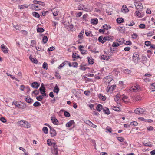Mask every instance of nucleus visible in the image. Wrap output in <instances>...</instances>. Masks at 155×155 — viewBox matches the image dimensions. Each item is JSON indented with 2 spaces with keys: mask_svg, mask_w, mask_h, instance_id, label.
I'll list each match as a JSON object with an SVG mask.
<instances>
[{
  "mask_svg": "<svg viewBox=\"0 0 155 155\" xmlns=\"http://www.w3.org/2000/svg\"><path fill=\"white\" fill-rule=\"evenodd\" d=\"M72 57L73 59V61H76L77 59L79 58H81L79 55H78L77 53H73L72 55Z\"/></svg>",
  "mask_w": 155,
  "mask_h": 155,
  "instance_id": "11",
  "label": "nucleus"
},
{
  "mask_svg": "<svg viewBox=\"0 0 155 155\" xmlns=\"http://www.w3.org/2000/svg\"><path fill=\"white\" fill-rule=\"evenodd\" d=\"M53 144L52 146L54 148V153L55 154V155H57L58 154V148L57 146L54 143H53Z\"/></svg>",
  "mask_w": 155,
  "mask_h": 155,
  "instance_id": "8",
  "label": "nucleus"
},
{
  "mask_svg": "<svg viewBox=\"0 0 155 155\" xmlns=\"http://www.w3.org/2000/svg\"><path fill=\"white\" fill-rule=\"evenodd\" d=\"M114 99L115 101L118 103V101H119V100L120 99V95L119 94H117L114 97Z\"/></svg>",
  "mask_w": 155,
  "mask_h": 155,
  "instance_id": "33",
  "label": "nucleus"
},
{
  "mask_svg": "<svg viewBox=\"0 0 155 155\" xmlns=\"http://www.w3.org/2000/svg\"><path fill=\"white\" fill-rule=\"evenodd\" d=\"M32 7H34V8H35V10L37 11L40 9V8H38V6L32 4Z\"/></svg>",
  "mask_w": 155,
  "mask_h": 155,
  "instance_id": "46",
  "label": "nucleus"
},
{
  "mask_svg": "<svg viewBox=\"0 0 155 155\" xmlns=\"http://www.w3.org/2000/svg\"><path fill=\"white\" fill-rule=\"evenodd\" d=\"M25 99L26 102L28 103H31L32 102H33V100L28 97H25Z\"/></svg>",
  "mask_w": 155,
  "mask_h": 155,
  "instance_id": "24",
  "label": "nucleus"
},
{
  "mask_svg": "<svg viewBox=\"0 0 155 155\" xmlns=\"http://www.w3.org/2000/svg\"><path fill=\"white\" fill-rule=\"evenodd\" d=\"M103 38V36H101L98 37V40L99 42H102V40Z\"/></svg>",
  "mask_w": 155,
  "mask_h": 155,
  "instance_id": "62",
  "label": "nucleus"
},
{
  "mask_svg": "<svg viewBox=\"0 0 155 155\" xmlns=\"http://www.w3.org/2000/svg\"><path fill=\"white\" fill-rule=\"evenodd\" d=\"M98 97L99 98L101 99L103 101H104L106 100V96H103L102 94H98Z\"/></svg>",
  "mask_w": 155,
  "mask_h": 155,
  "instance_id": "22",
  "label": "nucleus"
},
{
  "mask_svg": "<svg viewBox=\"0 0 155 155\" xmlns=\"http://www.w3.org/2000/svg\"><path fill=\"white\" fill-rule=\"evenodd\" d=\"M36 99L39 101H41L43 99L42 96L41 95L38 97H36Z\"/></svg>",
  "mask_w": 155,
  "mask_h": 155,
  "instance_id": "54",
  "label": "nucleus"
},
{
  "mask_svg": "<svg viewBox=\"0 0 155 155\" xmlns=\"http://www.w3.org/2000/svg\"><path fill=\"white\" fill-rule=\"evenodd\" d=\"M138 119L141 121H144L145 122H147V119H145L144 118H143V117H139Z\"/></svg>",
  "mask_w": 155,
  "mask_h": 155,
  "instance_id": "61",
  "label": "nucleus"
},
{
  "mask_svg": "<svg viewBox=\"0 0 155 155\" xmlns=\"http://www.w3.org/2000/svg\"><path fill=\"white\" fill-rule=\"evenodd\" d=\"M117 140L120 142H123L124 140V139L121 137H117Z\"/></svg>",
  "mask_w": 155,
  "mask_h": 155,
  "instance_id": "49",
  "label": "nucleus"
},
{
  "mask_svg": "<svg viewBox=\"0 0 155 155\" xmlns=\"http://www.w3.org/2000/svg\"><path fill=\"white\" fill-rule=\"evenodd\" d=\"M41 105V104L39 102L37 101L35 102L33 104V106L35 107L40 106Z\"/></svg>",
  "mask_w": 155,
  "mask_h": 155,
  "instance_id": "38",
  "label": "nucleus"
},
{
  "mask_svg": "<svg viewBox=\"0 0 155 155\" xmlns=\"http://www.w3.org/2000/svg\"><path fill=\"white\" fill-rule=\"evenodd\" d=\"M48 40V38L46 36H44L43 37L42 42L44 44H45L47 42Z\"/></svg>",
  "mask_w": 155,
  "mask_h": 155,
  "instance_id": "27",
  "label": "nucleus"
},
{
  "mask_svg": "<svg viewBox=\"0 0 155 155\" xmlns=\"http://www.w3.org/2000/svg\"><path fill=\"white\" fill-rule=\"evenodd\" d=\"M78 63L77 62H73L72 63V66L75 68H77L78 66Z\"/></svg>",
  "mask_w": 155,
  "mask_h": 155,
  "instance_id": "51",
  "label": "nucleus"
},
{
  "mask_svg": "<svg viewBox=\"0 0 155 155\" xmlns=\"http://www.w3.org/2000/svg\"><path fill=\"white\" fill-rule=\"evenodd\" d=\"M138 123L136 121L132 122L130 123V125H133L134 126H136L137 125Z\"/></svg>",
  "mask_w": 155,
  "mask_h": 155,
  "instance_id": "53",
  "label": "nucleus"
},
{
  "mask_svg": "<svg viewBox=\"0 0 155 155\" xmlns=\"http://www.w3.org/2000/svg\"><path fill=\"white\" fill-rule=\"evenodd\" d=\"M101 59L104 60H108L110 58V57L109 56H107V55H102Z\"/></svg>",
  "mask_w": 155,
  "mask_h": 155,
  "instance_id": "26",
  "label": "nucleus"
},
{
  "mask_svg": "<svg viewBox=\"0 0 155 155\" xmlns=\"http://www.w3.org/2000/svg\"><path fill=\"white\" fill-rule=\"evenodd\" d=\"M151 43L149 41H146L145 42V45L147 46H149L151 45Z\"/></svg>",
  "mask_w": 155,
  "mask_h": 155,
  "instance_id": "43",
  "label": "nucleus"
},
{
  "mask_svg": "<svg viewBox=\"0 0 155 155\" xmlns=\"http://www.w3.org/2000/svg\"><path fill=\"white\" fill-rule=\"evenodd\" d=\"M74 123V122L73 120H71L68 122L66 123V126L67 127H71L72 125Z\"/></svg>",
  "mask_w": 155,
  "mask_h": 155,
  "instance_id": "21",
  "label": "nucleus"
},
{
  "mask_svg": "<svg viewBox=\"0 0 155 155\" xmlns=\"http://www.w3.org/2000/svg\"><path fill=\"white\" fill-rule=\"evenodd\" d=\"M83 79L84 81H85L86 83H87V82H90L92 81L91 79L89 78L86 76H84Z\"/></svg>",
  "mask_w": 155,
  "mask_h": 155,
  "instance_id": "36",
  "label": "nucleus"
},
{
  "mask_svg": "<svg viewBox=\"0 0 155 155\" xmlns=\"http://www.w3.org/2000/svg\"><path fill=\"white\" fill-rule=\"evenodd\" d=\"M48 65L47 64L46 62H44L43 64V68L44 69L47 70L48 69Z\"/></svg>",
  "mask_w": 155,
  "mask_h": 155,
  "instance_id": "44",
  "label": "nucleus"
},
{
  "mask_svg": "<svg viewBox=\"0 0 155 155\" xmlns=\"http://www.w3.org/2000/svg\"><path fill=\"white\" fill-rule=\"evenodd\" d=\"M134 5L136 7V9L138 11H141L143 8V6L140 2L136 3L134 4Z\"/></svg>",
  "mask_w": 155,
  "mask_h": 155,
  "instance_id": "4",
  "label": "nucleus"
},
{
  "mask_svg": "<svg viewBox=\"0 0 155 155\" xmlns=\"http://www.w3.org/2000/svg\"><path fill=\"white\" fill-rule=\"evenodd\" d=\"M112 109L116 111L119 112L120 111V108L117 106H113L112 107Z\"/></svg>",
  "mask_w": 155,
  "mask_h": 155,
  "instance_id": "29",
  "label": "nucleus"
},
{
  "mask_svg": "<svg viewBox=\"0 0 155 155\" xmlns=\"http://www.w3.org/2000/svg\"><path fill=\"white\" fill-rule=\"evenodd\" d=\"M103 27L105 29L108 30L109 29H111V27L109 26L107 24L104 25L103 26Z\"/></svg>",
  "mask_w": 155,
  "mask_h": 155,
  "instance_id": "39",
  "label": "nucleus"
},
{
  "mask_svg": "<svg viewBox=\"0 0 155 155\" xmlns=\"http://www.w3.org/2000/svg\"><path fill=\"white\" fill-rule=\"evenodd\" d=\"M50 133L52 137H54L57 134L56 130L54 129L50 131Z\"/></svg>",
  "mask_w": 155,
  "mask_h": 155,
  "instance_id": "17",
  "label": "nucleus"
},
{
  "mask_svg": "<svg viewBox=\"0 0 155 155\" xmlns=\"http://www.w3.org/2000/svg\"><path fill=\"white\" fill-rule=\"evenodd\" d=\"M142 61L144 64L147 63V59L146 56H143L142 58Z\"/></svg>",
  "mask_w": 155,
  "mask_h": 155,
  "instance_id": "25",
  "label": "nucleus"
},
{
  "mask_svg": "<svg viewBox=\"0 0 155 155\" xmlns=\"http://www.w3.org/2000/svg\"><path fill=\"white\" fill-rule=\"evenodd\" d=\"M107 38V41H112L113 40V37L111 36H106Z\"/></svg>",
  "mask_w": 155,
  "mask_h": 155,
  "instance_id": "42",
  "label": "nucleus"
},
{
  "mask_svg": "<svg viewBox=\"0 0 155 155\" xmlns=\"http://www.w3.org/2000/svg\"><path fill=\"white\" fill-rule=\"evenodd\" d=\"M90 91L89 90L85 91H84V94L86 96H89L90 94Z\"/></svg>",
  "mask_w": 155,
  "mask_h": 155,
  "instance_id": "52",
  "label": "nucleus"
},
{
  "mask_svg": "<svg viewBox=\"0 0 155 155\" xmlns=\"http://www.w3.org/2000/svg\"><path fill=\"white\" fill-rule=\"evenodd\" d=\"M145 25L143 24H141L139 25V28L141 29H144L145 28Z\"/></svg>",
  "mask_w": 155,
  "mask_h": 155,
  "instance_id": "57",
  "label": "nucleus"
},
{
  "mask_svg": "<svg viewBox=\"0 0 155 155\" xmlns=\"http://www.w3.org/2000/svg\"><path fill=\"white\" fill-rule=\"evenodd\" d=\"M103 110L104 113L105 114L107 115H109L110 114L109 109L108 108L105 107L103 109Z\"/></svg>",
  "mask_w": 155,
  "mask_h": 155,
  "instance_id": "19",
  "label": "nucleus"
},
{
  "mask_svg": "<svg viewBox=\"0 0 155 155\" xmlns=\"http://www.w3.org/2000/svg\"><path fill=\"white\" fill-rule=\"evenodd\" d=\"M40 86V84L36 82H34L32 83L31 86L33 88H38Z\"/></svg>",
  "mask_w": 155,
  "mask_h": 155,
  "instance_id": "10",
  "label": "nucleus"
},
{
  "mask_svg": "<svg viewBox=\"0 0 155 155\" xmlns=\"http://www.w3.org/2000/svg\"><path fill=\"white\" fill-rule=\"evenodd\" d=\"M117 30L122 33H124L125 31V29L123 27L120 26L117 27Z\"/></svg>",
  "mask_w": 155,
  "mask_h": 155,
  "instance_id": "13",
  "label": "nucleus"
},
{
  "mask_svg": "<svg viewBox=\"0 0 155 155\" xmlns=\"http://www.w3.org/2000/svg\"><path fill=\"white\" fill-rule=\"evenodd\" d=\"M59 91V89L58 88V86L56 84L53 90V91L54 93H56L57 94H58V93Z\"/></svg>",
  "mask_w": 155,
  "mask_h": 155,
  "instance_id": "28",
  "label": "nucleus"
},
{
  "mask_svg": "<svg viewBox=\"0 0 155 155\" xmlns=\"http://www.w3.org/2000/svg\"><path fill=\"white\" fill-rule=\"evenodd\" d=\"M68 62L66 61H64V62L63 63H62V64H61L58 67V69H61V68L62 67H63L66 64L65 63H67Z\"/></svg>",
  "mask_w": 155,
  "mask_h": 155,
  "instance_id": "40",
  "label": "nucleus"
},
{
  "mask_svg": "<svg viewBox=\"0 0 155 155\" xmlns=\"http://www.w3.org/2000/svg\"><path fill=\"white\" fill-rule=\"evenodd\" d=\"M36 43V41L35 40H31V46L32 47H33L35 46V44Z\"/></svg>",
  "mask_w": 155,
  "mask_h": 155,
  "instance_id": "60",
  "label": "nucleus"
},
{
  "mask_svg": "<svg viewBox=\"0 0 155 155\" xmlns=\"http://www.w3.org/2000/svg\"><path fill=\"white\" fill-rule=\"evenodd\" d=\"M28 7V6L26 4H24L23 5H21L18 6V8L20 9H23L24 8H27Z\"/></svg>",
  "mask_w": 155,
  "mask_h": 155,
  "instance_id": "31",
  "label": "nucleus"
},
{
  "mask_svg": "<svg viewBox=\"0 0 155 155\" xmlns=\"http://www.w3.org/2000/svg\"><path fill=\"white\" fill-rule=\"evenodd\" d=\"M124 21V20L122 18H119L117 19V21L118 23H123Z\"/></svg>",
  "mask_w": 155,
  "mask_h": 155,
  "instance_id": "30",
  "label": "nucleus"
},
{
  "mask_svg": "<svg viewBox=\"0 0 155 155\" xmlns=\"http://www.w3.org/2000/svg\"><path fill=\"white\" fill-rule=\"evenodd\" d=\"M104 79L106 80L105 81L108 83H110L113 80L112 77L110 76H107L105 77L104 78Z\"/></svg>",
  "mask_w": 155,
  "mask_h": 155,
  "instance_id": "7",
  "label": "nucleus"
},
{
  "mask_svg": "<svg viewBox=\"0 0 155 155\" xmlns=\"http://www.w3.org/2000/svg\"><path fill=\"white\" fill-rule=\"evenodd\" d=\"M124 73L129 74H130L131 72V71L129 69H125L124 70Z\"/></svg>",
  "mask_w": 155,
  "mask_h": 155,
  "instance_id": "47",
  "label": "nucleus"
},
{
  "mask_svg": "<svg viewBox=\"0 0 155 155\" xmlns=\"http://www.w3.org/2000/svg\"><path fill=\"white\" fill-rule=\"evenodd\" d=\"M87 59L89 64H93L94 62V60L91 57H88Z\"/></svg>",
  "mask_w": 155,
  "mask_h": 155,
  "instance_id": "14",
  "label": "nucleus"
},
{
  "mask_svg": "<svg viewBox=\"0 0 155 155\" xmlns=\"http://www.w3.org/2000/svg\"><path fill=\"white\" fill-rule=\"evenodd\" d=\"M116 41L119 43L120 45H122L123 43H124L125 40L123 38H120L117 39L116 40Z\"/></svg>",
  "mask_w": 155,
  "mask_h": 155,
  "instance_id": "23",
  "label": "nucleus"
},
{
  "mask_svg": "<svg viewBox=\"0 0 155 155\" xmlns=\"http://www.w3.org/2000/svg\"><path fill=\"white\" fill-rule=\"evenodd\" d=\"M13 104L17 107L22 109H25L26 107V105L25 103L20 101H14L12 103V104Z\"/></svg>",
  "mask_w": 155,
  "mask_h": 155,
  "instance_id": "1",
  "label": "nucleus"
},
{
  "mask_svg": "<svg viewBox=\"0 0 155 155\" xmlns=\"http://www.w3.org/2000/svg\"><path fill=\"white\" fill-rule=\"evenodd\" d=\"M147 130L150 131L153 130V128L152 126H149L147 127Z\"/></svg>",
  "mask_w": 155,
  "mask_h": 155,
  "instance_id": "58",
  "label": "nucleus"
},
{
  "mask_svg": "<svg viewBox=\"0 0 155 155\" xmlns=\"http://www.w3.org/2000/svg\"><path fill=\"white\" fill-rule=\"evenodd\" d=\"M84 47V46L83 45H80L78 47L79 50L81 52V53L83 55L87 54V51H85L82 48Z\"/></svg>",
  "mask_w": 155,
  "mask_h": 155,
  "instance_id": "9",
  "label": "nucleus"
},
{
  "mask_svg": "<svg viewBox=\"0 0 155 155\" xmlns=\"http://www.w3.org/2000/svg\"><path fill=\"white\" fill-rule=\"evenodd\" d=\"M89 126L94 128H96L97 127V126L95 125H94L91 122L90 123V124H89Z\"/></svg>",
  "mask_w": 155,
  "mask_h": 155,
  "instance_id": "56",
  "label": "nucleus"
},
{
  "mask_svg": "<svg viewBox=\"0 0 155 155\" xmlns=\"http://www.w3.org/2000/svg\"><path fill=\"white\" fill-rule=\"evenodd\" d=\"M106 130L110 133L112 132V129L109 126H107L106 128Z\"/></svg>",
  "mask_w": 155,
  "mask_h": 155,
  "instance_id": "59",
  "label": "nucleus"
},
{
  "mask_svg": "<svg viewBox=\"0 0 155 155\" xmlns=\"http://www.w3.org/2000/svg\"><path fill=\"white\" fill-rule=\"evenodd\" d=\"M134 112L137 114H142L143 112V109L140 108H137L134 110Z\"/></svg>",
  "mask_w": 155,
  "mask_h": 155,
  "instance_id": "6",
  "label": "nucleus"
},
{
  "mask_svg": "<svg viewBox=\"0 0 155 155\" xmlns=\"http://www.w3.org/2000/svg\"><path fill=\"white\" fill-rule=\"evenodd\" d=\"M42 131L45 134H47L48 133V129L47 127H44L42 129Z\"/></svg>",
  "mask_w": 155,
  "mask_h": 155,
  "instance_id": "37",
  "label": "nucleus"
},
{
  "mask_svg": "<svg viewBox=\"0 0 155 155\" xmlns=\"http://www.w3.org/2000/svg\"><path fill=\"white\" fill-rule=\"evenodd\" d=\"M51 120L54 124L58 125V121L55 117H51Z\"/></svg>",
  "mask_w": 155,
  "mask_h": 155,
  "instance_id": "12",
  "label": "nucleus"
},
{
  "mask_svg": "<svg viewBox=\"0 0 155 155\" xmlns=\"http://www.w3.org/2000/svg\"><path fill=\"white\" fill-rule=\"evenodd\" d=\"M1 48H2V50L4 53L6 54L8 52V49L7 47H6V46L4 44L2 45H1Z\"/></svg>",
  "mask_w": 155,
  "mask_h": 155,
  "instance_id": "5",
  "label": "nucleus"
},
{
  "mask_svg": "<svg viewBox=\"0 0 155 155\" xmlns=\"http://www.w3.org/2000/svg\"><path fill=\"white\" fill-rule=\"evenodd\" d=\"M133 61L135 63H137L140 60L139 55L138 53L135 52L133 54Z\"/></svg>",
  "mask_w": 155,
  "mask_h": 155,
  "instance_id": "2",
  "label": "nucleus"
},
{
  "mask_svg": "<svg viewBox=\"0 0 155 155\" xmlns=\"http://www.w3.org/2000/svg\"><path fill=\"white\" fill-rule=\"evenodd\" d=\"M19 124H20L22 127H24L26 128H29L31 127L30 124L27 121H21L19 122Z\"/></svg>",
  "mask_w": 155,
  "mask_h": 155,
  "instance_id": "3",
  "label": "nucleus"
},
{
  "mask_svg": "<svg viewBox=\"0 0 155 155\" xmlns=\"http://www.w3.org/2000/svg\"><path fill=\"white\" fill-rule=\"evenodd\" d=\"M32 15L36 18H39L40 17V15L37 12H32Z\"/></svg>",
  "mask_w": 155,
  "mask_h": 155,
  "instance_id": "34",
  "label": "nucleus"
},
{
  "mask_svg": "<svg viewBox=\"0 0 155 155\" xmlns=\"http://www.w3.org/2000/svg\"><path fill=\"white\" fill-rule=\"evenodd\" d=\"M32 94H34L35 95H38L39 94V91L37 90H35L32 92Z\"/></svg>",
  "mask_w": 155,
  "mask_h": 155,
  "instance_id": "55",
  "label": "nucleus"
},
{
  "mask_svg": "<svg viewBox=\"0 0 155 155\" xmlns=\"http://www.w3.org/2000/svg\"><path fill=\"white\" fill-rule=\"evenodd\" d=\"M39 90L40 93L42 92H46L45 88L44 86L43 83H42L41 84V87L39 88Z\"/></svg>",
  "mask_w": 155,
  "mask_h": 155,
  "instance_id": "15",
  "label": "nucleus"
},
{
  "mask_svg": "<svg viewBox=\"0 0 155 155\" xmlns=\"http://www.w3.org/2000/svg\"><path fill=\"white\" fill-rule=\"evenodd\" d=\"M55 76L57 78H58L59 79H60L61 78V77L60 76L59 73H57V72L55 73Z\"/></svg>",
  "mask_w": 155,
  "mask_h": 155,
  "instance_id": "63",
  "label": "nucleus"
},
{
  "mask_svg": "<svg viewBox=\"0 0 155 155\" xmlns=\"http://www.w3.org/2000/svg\"><path fill=\"white\" fill-rule=\"evenodd\" d=\"M121 9L122 10H123L125 12H126L128 10V9L127 7H124V6L122 7Z\"/></svg>",
  "mask_w": 155,
  "mask_h": 155,
  "instance_id": "64",
  "label": "nucleus"
},
{
  "mask_svg": "<svg viewBox=\"0 0 155 155\" xmlns=\"http://www.w3.org/2000/svg\"><path fill=\"white\" fill-rule=\"evenodd\" d=\"M64 114L65 116L66 117H68L70 116V114L67 111H64Z\"/></svg>",
  "mask_w": 155,
  "mask_h": 155,
  "instance_id": "48",
  "label": "nucleus"
},
{
  "mask_svg": "<svg viewBox=\"0 0 155 155\" xmlns=\"http://www.w3.org/2000/svg\"><path fill=\"white\" fill-rule=\"evenodd\" d=\"M47 142L48 145L49 146H52L53 144V143H52L50 139H48L47 140Z\"/></svg>",
  "mask_w": 155,
  "mask_h": 155,
  "instance_id": "41",
  "label": "nucleus"
},
{
  "mask_svg": "<svg viewBox=\"0 0 155 155\" xmlns=\"http://www.w3.org/2000/svg\"><path fill=\"white\" fill-rule=\"evenodd\" d=\"M103 108L102 105L100 104H98L96 107V110L99 112H100L102 109L103 110Z\"/></svg>",
  "mask_w": 155,
  "mask_h": 155,
  "instance_id": "20",
  "label": "nucleus"
},
{
  "mask_svg": "<svg viewBox=\"0 0 155 155\" xmlns=\"http://www.w3.org/2000/svg\"><path fill=\"white\" fill-rule=\"evenodd\" d=\"M29 59L33 63L37 64L38 63L37 59L35 58H32L31 55H30L29 57Z\"/></svg>",
  "mask_w": 155,
  "mask_h": 155,
  "instance_id": "16",
  "label": "nucleus"
},
{
  "mask_svg": "<svg viewBox=\"0 0 155 155\" xmlns=\"http://www.w3.org/2000/svg\"><path fill=\"white\" fill-rule=\"evenodd\" d=\"M91 24L93 25H96L98 23V20L97 18L92 19L91 21Z\"/></svg>",
  "mask_w": 155,
  "mask_h": 155,
  "instance_id": "18",
  "label": "nucleus"
},
{
  "mask_svg": "<svg viewBox=\"0 0 155 155\" xmlns=\"http://www.w3.org/2000/svg\"><path fill=\"white\" fill-rule=\"evenodd\" d=\"M112 45V46L113 47H117L120 45V44H119V43H118L114 42L113 43Z\"/></svg>",
  "mask_w": 155,
  "mask_h": 155,
  "instance_id": "45",
  "label": "nucleus"
},
{
  "mask_svg": "<svg viewBox=\"0 0 155 155\" xmlns=\"http://www.w3.org/2000/svg\"><path fill=\"white\" fill-rule=\"evenodd\" d=\"M87 67H85L82 64H81L80 66V68L79 69L81 70H83V71H85L88 68Z\"/></svg>",
  "mask_w": 155,
  "mask_h": 155,
  "instance_id": "32",
  "label": "nucleus"
},
{
  "mask_svg": "<svg viewBox=\"0 0 155 155\" xmlns=\"http://www.w3.org/2000/svg\"><path fill=\"white\" fill-rule=\"evenodd\" d=\"M111 87L110 85H108L106 90V91L107 92H108L110 91H111Z\"/></svg>",
  "mask_w": 155,
  "mask_h": 155,
  "instance_id": "50",
  "label": "nucleus"
},
{
  "mask_svg": "<svg viewBox=\"0 0 155 155\" xmlns=\"http://www.w3.org/2000/svg\"><path fill=\"white\" fill-rule=\"evenodd\" d=\"M37 31L38 33H42L45 31V30L42 28H37Z\"/></svg>",
  "mask_w": 155,
  "mask_h": 155,
  "instance_id": "35",
  "label": "nucleus"
}]
</instances>
